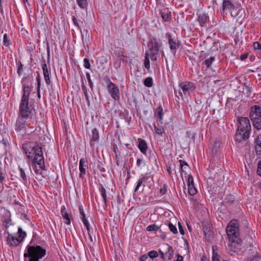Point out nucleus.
<instances>
[{
  "mask_svg": "<svg viewBox=\"0 0 261 261\" xmlns=\"http://www.w3.org/2000/svg\"><path fill=\"white\" fill-rule=\"evenodd\" d=\"M201 261H208L207 258L206 256H202V257L201 258Z\"/></svg>",
  "mask_w": 261,
  "mask_h": 261,
  "instance_id": "774afa93",
  "label": "nucleus"
},
{
  "mask_svg": "<svg viewBox=\"0 0 261 261\" xmlns=\"http://www.w3.org/2000/svg\"><path fill=\"white\" fill-rule=\"evenodd\" d=\"M174 261H183V257L182 256L178 255L177 259Z\"/></svg>",
  "mask_w": 261,
  "mask_h": 261,
  "instance_id": "e2e57ef3",
  "label": "nucleus"
},
{
  "mask_svg": "<svg viewBox=\"0 0 261 261\" xmlns=\"http://www.w3.org/2000/svg\"><path fill=\"white\" fill-rule=\"evenodd\" d=\"M170 16V15L168 13H164L163 12H161V16L164 21L167 20Z\"/></svg>",
  "mask_w": 261,
  "mask_h": 261,
  "instance_id": "a18cd8bd",
  "label": "nucleus"
},
{
  "mask_svg": "<svg viewBox=\"0 0 261 261\" xmlns=\"http://www.w3.org/2000/svg\"><path fill=\"white\" fill-rule=\"evenodd\" d=\"M88 235H89V238H90L91 241V242L95 241L96 240V238H95V235L92 234L93 231H91L90 230V229L89 228V231H88Z\"/></svg>",
  "mask_w": 261,
  "mask_h": 261,
  "instance_id": "79ce46f5",
  "label": "nucleus"
},
{
  "mask_svg": "<svg viewBox=\"0 0 261 261\" xmlns=\"http://www.w3.org/2000/svg\"><path fill=\"white\" fill-rule=\"evenodd\" d=\"M84 67L87 69H89L90 68V64L89 63V61L88 59L85 58L84 60Z\"/></svg>",
  "mask_w": 261,
  "mask_h": 261,
  "instance_id": "c03bdc74",
  "label": "nucleus"
},
{
  "mask_svg": "<svg viewBox=\"0 0 261 261\" xmlns=\"http://www.w3.org/2000/svg\"><path fill=\"white\" fill-rule=\"evenodd\" d=\"M249 116L251 120L260 118L261 107L257 105L252 106L250 109Z\"/></svg>",
  "mask_w": 261,
  "mask_h": 261,
  "instance_id": "1a4fd4ad",
  "label": "nucleus"
},
{
  "mask_svg": "<svg viewBox=\"0 0 261 261\" xmlns=\"http://www.w3.org/2000/svg\"><path fill=\"white\" fill-rule=\"evenodd\" d=\"M100 191L101 193V197H102L103 201H105V204H107V195H106V189H105L104 187H101V188L100 189Z\"/></svg>",
  "mask_w": 261,
  "mask_h": 261,
  "instance_id": "cd10ccee",
  "label": "nucleus"
},
{
  "mask_svg": "<svg viewBox=\"0 0 261 261\" xmlns=\"http://www.w3.org/2000/svg\"><path fill=\"white\" fill-rule=\"evenodd\" d=\"M144 66L146 69H149L150 67V63H149V57H148V56H145V59L144 62Z\"/></svg>",
  "mask_w": 261,
  "mask_h": 261,
  "instance_id": "a19ab883",
  "label": "nucleus"
},
{
  "mask_svg": "<svg viewBox=\"0 0 261 261\" xmlns=\"http://www.w3.org/2000/svg\"><path fill=\"white\" fill-rule=\"evenodd\" d=\"M78 6L82 9H86L88 6L87 0H76Z\"/></svg>",
  "mask_w": 261,
  "mask_h": 261,
  "instance_id": "5701e85b",
  "label": "nucleus"
},
{
  "mask_svg": "<svg viewBox=\"0 0 261 261\" xmlns=\"http://www.w3.org/2000/svg\"><path fill=\"white\" fill-rule=\"evenodd\" d=\"M87 80H88V83H89L90 87L91 88H92L93 83H92V81L91 80L89 73H87Z\"/></svg>",
  "mask_w": 261,
  "mask_h": 261,
  "instance_id": "5fc2aeb1",
  "label": "nucleus"
},
{
  "mask_svg": "<svg viewBox=\"0 0 261 261\" xmlns=\"http://www.w3.org/2000/svg\"><path fill=\"white\" fill-rule=\"evenodd\" d=\"M178 225L179 230L180 234L182 235H184L185 234V231H184V228H183L181 223L179 222H178Z\"/></svg>",
  "mask_w": 261,
  "mask_h": 261,
  "instance_id": "864d4df0",
  "label": "nucleus"
},
{
  "mask_svg": "<svg viewBox=\"0 0 261 261\" xmlns=\"http://www.w3.org/2000/svg\"><path fill=\"white\" fill-rule=\"evenodd\" d=\"M61 213L62 217L65 220V223L67 225L70 224L71 223L70 216L65 207L61 208Z\"/></svg>",
  "mask_w": 261,
  "mask_h": 261,
  "instance_id": "a211bd4d",
  "label": "nucleus"
},
{
  "mask_svg": "<svg viewBox=\"0 0 261 261\" xmlns=\"http://www.w3.org/2000/svg\"><path fill=\"white\" fill-rule=\"evenodd\" d=\"M253 126L257 130L261 129V117L251 120Z\"/></svg>",
  "mask_w": 261,
  "mask_h": 261,
  "instance_id": "aec40b11",
  "label": "nucleus"
},
{
  "mask_svg": "<svg viewBox=\"0 0 261 261\" xmlns=\"http://www.w3.org/2000/svg\"><path fill=\"white\" fill-rule=\"evenodd\" d=\"M79 211H80V213L82 216L81 218H84V217H86V215L84 212V210H83V208L82 207V206H79Z\"/></svg>",
  "mask_w": 261,
  "mask_h": 261,
  "instance_id": "4d7b16f0",
  "label": "nucleus"
},
{
  "mask_svg": "<svg viewBox=\"0 0 261 261\" xmlns=\"http://www.w3.org/2000/svg\"><path fill=\"white\" fill-rule=\"evenodd\" d=\"M23 91V93L19 107V115L15 126V129L17 132L25 128L26 125L25 119L30 117L32 113V110L28 106L31 91L29 86H24Z\"/></svg>",
  "mask_w": 261,
  "mask_h": 261,
  "instance_id": "f03ea898",
  "label": "nucleus"
},
{
  "mask_svg": "<svg viewBox=\"0 0 261 261\" xmlns=\"http://www.w3.org/2000/svg\"><path fill=\"white\" fill-rule=\"evenodd\" d=\"M159 227L155 224L150 225L147 227V230L149 231H157L159 230Z\"/></svg>",
  "mask_w": 261,
  "mask_h": 261,
  "instance_id": "c85d7f7f",
  "label": "nucleus"
},
{
  "mask_svg": "<svg viewBox=\"0 0 261 261\" xmlns=\"http://www.w3.org/2000/svg\"><path fill=\"white\" fill-rule=\"evenodd\" d=\"M5 179V175L2 172V168L0 167V183H2Z\"/></svg>",
  "mask_w": 261,
  "mask_h": 261,
  "instance_id": "3c124183",
  "label": "nucleus"
},
{
  "mask_svg": "<svg viewBox=\"0 0 261 261\" xmlns=\"http://www.w3.org/2000/svg\"><path fill=\"white\" fill-rule=\"evenodd\" d=\"M189 185H194L193 177L191 175H189L188 178V186H189Z\"/></svg>",
  "mask_w": 261,
  "mask_h": 261,
  "instance_id": "de8ad7c7",
  "label": "nucleus"
},
{
  "mask_svg": "<svg viewBox=\"0 0 261 261\" xmlns=\"http://www.w3.org/2000/svg\"><path fill=\"white\" fill-rule=\"evenodd\" d=\"M144 84L147 87H151L153 85L152 79L150 77L146 78L144 81Z\"/></svg>",
  "mask_w": 261,
  "mask_h": 261,
  "instance_id": "393cba45",
  "label": "nucleus"
},
{
  "mask_svg": "<svg viewBox=\"0 0 261 261\" xmlns=\"http://www.w3.org/2000/svg\"><path fill=\"white\" fill-rule=\"evenodd\" d=\"M83 90L84 91V95H85V96L86 97V100L89 103V97H88V93H87V90H86L85 87H83Z\"/></svg>",
  "mask_w": 261,
  "mask_h": 261,
  "instance_id": "6e6d98bb",
  "label": "nucleus"
},
{
  "mask_svg": "<svg viewBox=\"0 0 261 261\" xmlns=\"http://www.w3.org/2000/svg\"><path fill=\"white\" fill-rule=\"evenodd\" d=\"M148 255L147 254H144L140 257V261H145L147 259Z\"/></svg>",
  "mask_w": 261,
  "mask_h": 261,
  "instance_id": "bf43d9fd",
  "label": "nucleus"
},
{
  "mask_svg": "<svg viewBox=\"0 0 261 261\" xmlns=\"http://www.w3.org/2000/svg\"><path fill=\"white\" fill-rule=\"evenodd\" d=\"M257 173L258 175L261 176V162L258 163Z\"/></svg>",
  "mask_w": 261,
  "mask_h": 261,
  "instance_id": "13d9d810",
  "label": "nucleus"
},
{
  "mask_svg": "<svg viewBox=\"0 0 261 261\" xmlns=\"http://www.w3.org/2000/svg\"><path fill=\"white\" fill-rule=\"evenodd\" d=\"M180 90H179L180 95L187 97L190 95V92L193 91L195 89L194 84L192 82L187 81L181 82L179 84Z\"/></svg>",
  "mask_w": 261,
  "mask_h": 261,
  "instance_id": "0eeeda50",
  "label": "nucleus"
},
{
  "mask_svg": "<svg viewBox=\"0 0 261 261\" xmlns=\"http://www.w3.org/2000/svg\"><path fill=\"white\" fill-rule=\"evenodd\" d=\"M0 11L1 13H3V9L2 6V0H0Z\"/></svg>",
  "mask_w": 261,
  "mask_h": 261,
  "instance_id": "338daca9",
  "label": "nucleus"
},
{
  "mask_svg": "<svg viewBox=\"0 0 261 261\" xmlns=\"http://www.w3.org/2000/svg\"><path fill=\"white\" fill-rule=\"evenodd\" d=\"M37 95H38V96L39 97H40V87H41V82H40V80L39 79V77H37Z\"/></svg>",
  "mask_w": 261,
  "mask_h": 261,
  "instance_id": "ea45409f",
  "label": "nucleus"
},
{
  "mask_svg": "<svg viewBox=\"0 0 261 261\" xmlns=\"http://www.w3.org/2000/svg\"><path fill=\"white\" fill-rule=\"evenodd\" d=\"M46 254V250L40 246H27V252L24 253V257H29L28 261H40Z\"/></svg>",
  "mask_w": 261,
  "mask_h": 261,
  "instance_id": "39448f33",
  "label": "nucleus"
},
{
  "mask_svg": "<svg viewBox=\"0 0 261 261\" xmlns=\"http://www.w3.org/2000/svg\"><path fill=\"white\" fill-rule=\"evenodd\" d=\"M239 225L237 220H231L226 228V232L229 243L228 245L229 250L238 252L241 249V239L240 237Z\"/></svg>",
  "mask_w": 261,
  "mask_h": 261,
  "instance_id": "7ed1b4c3",
  "label": "nucleus"
},
{
  "mask_svg": "<svg viewBox=\"0 0 261 261\" xmlns=\"http://www.w3.org/2000/svg\"><path fill=\"white\" fill-rule=\"evenodd\" d=\"M254 144L256 154L261 155V134L256 137Z\"/></svg>",
  "mask_w": 261,
  "mask_h": 261,
  "instance_id": "f3484780",
  "label": "nucleus"
},
{
  "mask_svg": "<svg viewBox=\"0 0 261 261\" xmlns=\"http://www.w3.org/2000/svg\"><path fill=\"white\" fill-rule=\"evenodd\" d=\"M213 250V256H212V261H220L219 257H218V254L217 252V247L213 246L212 248Z\"/></svg>",
  "mask_w": 261,
  "mask_h": 261,
  "instance_id": "b1692460",
  "label": "nucleus"
},
{
  "mask_svg": "<svg viewBox=\"0 0 261 261\" xmlns=\"http://www.w3.org/2000/svg\"><path fill=\"white\" fill-rule=\"evenodd\" d=\"M107 82L109 83L108 89L111 96L115 100H118L119 98V91L118 88L115 84L110 81L109 78H108Z\"/></svg>",
  "mask_w": 261,
  "mask_h": 261,
  "instance_id": "6e6552de",
  "label": "nucleus"
},
{
  "mask_svg": "<svg viewBox=\"0 0 261 261\" xmlns=\"http://www.w3.org/2000/svg\"><path fill=\"white\" fill-rule=\"evenodd\" d=\"M154 130L156 133L159 135H162L164 133V129L161 126L158 127L155 125H154Z\"/></svg>",
  "mask_w": 261,
  "mask_h": 261,
  "instance_id": "2f4dec72",
  "label": "nucleus"
},
{
  "mask_svg": "<svg viewBox=\"0 0 261 261\" xmlns=\"http://www.w3.org/2000/svg\"><path fill=\"white\" fill-rule=\"evenodd\" d=\"M188 191L189 193L191 195H194L197 193V190L196 188L194 187V185H189L188 186Z\"/></svg>",
  "mask_w": 261,
  "mask_h": 261,
  "instance_id": "bb28decb",
  "label": "nucleus"
},
{
  "mask_svg": "<svg viewBox=\"0 0 261 261\" xmlns=\"http://www.w3.org/2000/svg\"><path fill=\"white\" fill-rule=\"evenodd\" d=\"M225 200H226L227 203L231 204L234 202V201L235 200V198L232 195H228L226 197Z\"/></svg>",
  "mask_w": 261,
  "mask_h": 261,
  "instance_id": "72a5a7b5",
  "label": "nucleus"
},
{
  "mask_svg": "<svg viewBox=\"0 0 261 261\" xmlns=\"http://www.w3.org/2000/svg\"><path fill=\"white\" fill-rule=\"evenodd\" d=\"M145 177L143 175L142 177L138 180V181L137 182V185L135 190V192H136L138 190L139 188L141 186L143 182L145 180Z\"/></svg>",
  "mask_w": 261,
  "mask_h": 261,
  "instance_id": "473e14b6",
  "label": "nucleus"
},
{
  "mask_svg": "<svg viewBox=\"0 0 261 261\" xmlns=\"http://www.w3.org/2000/svg\"><path fill=\"white\" fill-rule=\"evenodd\" d=\"M142 162V160L140 158H138L137 160V165L138 166H140Z\"/></svg>",
  "mask_w": 261,
  "mask_h": 261,
  "instance_id": "680f3d73",
  "label": "nucleus"
},
{
  "mask_svg": "<svg viewBox=\"0 0 261 261\" xmlns=\"http://www.w3.org/2000/svg\"><path fill=\"white\" fill-rule=\"evenodd\" d=\"M166 36L168 38V43L171 50H175L179 47V43L175 37H172L171 35L169 33H166Z\"/></svg>",
  "mask_w": 261,
  "mask_h": 261,
  "instance_id": "9d476101",
  "label": "nucleus"
},
{
  "mask_svg": "<svg viewBox=\"0 0 261 261\" xmlns=\"http://www.w3.org/2000/svg\"><path fill=\"white\" fill-rule=\"evenodd\" d=\"M234 5L232 3L230 0H223L222 6L223 12L226 10H229L231 12L234 9Z\"/></svg>",
  "mask_w": 261,
  "mask_h": 261,
  "instance_id": "4468645a",
  "label": "nucleus"
},
{
  "mask_svg": "<svg viewBox=\"0 0 261 261\" xmlns=\"http://www.w3.org/2000/svg\"><path fill=\"white\" fill-rule=\"evenodd\" d=\"M168 226L170 231L173 233L176 234L177 233V230L176 226L173 225L171 223H169Z\"/></svg>",
  "mask_w": 261,
  "mask_h": 261,
  "instance_id": "c9c22d12",
  "label": "nucleus"
},
{
  "mask_svg": "<svg viewBox=\"0 0 261 261\" xmlns=\"http://www.w3.org/2000/svg\"><path fill=\"white\" fill-rule=\"evenodd\" d=\"M215 60L214 57H211L204 61L203 64L206 66V68L210 67L212 63Z\"/></svg>",
  "mask_w": 261,
  "mask_h": 261,
  "instance_id": "a878e982",
  "label": "nucleus"
},
{
  "mask_svg": "<svg viewBox=\"0 0 261 261\" xmlns=\"http://www.w3.org/2000/svg\"><path fill=\"white\" fill-rule=\"evenodd\" d=\"M27 158L32 161L34 170L37 175H42L45 164L41 147L33 142H27L22 145Z\"/></svg>",
  "mask_w": 261,
  "mask_h": 261,
  "instance_id": "f257e3e1",
  "label": "nucleus"
},
{
  "mask_svg": "<svg viewBox=\"0 0 261 261\" xmlns=\"http://www.w3.org/2000/svg\"><path fill=\"white\" fill-rule=\"evenodd\" d=\"M82 219V221L84 223V224L85 225V226L87 228V231H89V224L88 222V220L86 219V217L84 218H81Z\"/></svg>",
  "mask_w": 261,
  "mask_h": 261,
  "instance_id": "37998d69",
  "label": "nucleus"
},
{
  "mask_svg": "<svg viewBox=\"0 0 261 261\" xmlns=\"http://www.w3.org/2000/svg\"><path fill=\"white\" fill-rule=\"evenodd\" d=\"M159 252L160 253L161 257L164 259L165 258V255H166L165 254H164V252L161 250H160Z\"/></svg>",
  "mask_w": 261,
  "mask_h": 261,
  "instance_id": "69168bd1",
  "label": "nucleus"
},
{
  "mask_svg": "<svg viewBox=\"0 0 261 261\" xmlns=\"http://www.w3.org/2000/svg\"><path fill=\"white\" fill-rule=\"evenodd\" d=\"M148 47L149 49L146 53V56L149 57L151 60L156 61L159 53V43L155 38H153L149 42Z\"/></svg>",
  "mask_w": 261,
  "mask_h": 261,
  "instance_id": "423d86ee",
  "label": "nucleus"
},
{
  "mask_svg": "<svg viewBox=\"0 0 261 261\" xmlns=\"http://www.w3.org/2000/svg\"><path fill=\"white\" fill-rule=\"evenodd\" d=\"M197 20L200 25L202 27L205 26L208 19V16L202 12H199L197 13Z\"/></svg>",
  "mask_w": 261,
  "mask_h": 261,
  "instance_id": "f8f14e48",
  "label": "nucleus"
},
{
  "mask_svg": "<svg viewBox=\"0 0 261 261\" xmlns=\"http://www.w3.org/2000/svg\"><path fill=\"white\" fill-rule=\"evenodd\" d=\"M248 57V55L247 54H244V55H243L241 56V59L242 60H245V59H246Z\"/></svg>",
  "mask_w": 261,
  "mask_h": 261,
  "instance_id": "0e129e2a",
  "label": "nucleus"
},
{
  "mask_svg": "<svg viewBox=\"0 0 261 261\" xmlns=\"http://www.w3.org/2000/svg\"><path fill=\"white\" fill-rule=\"evenodd\" d=\"M8 235L7 237V241L11 244L12 246H17L20 242H22V239H20L19 238H17L11 235L10 233H8Z\"/></svg>",
  "mask_w": 261,
  "mask_h": 261,
  "instance_id": "2eb2a0df",
  "label": "nucleus"
},
{
  "mask_svg": "<svg viewBox=\"0 0 261 261\" xmlns=\"http://www.w3.org/2000/svg\"><path fill=\"white\" fill-rule=\"evenodd\" d=\"M244 12V10L243 9H239L236 13H234L233 11L231 12V15L232 17H236L240 13Z\"/></svg>",
  "mask_w": 261,
  "mask_h": 261,
  "instance_id": "09e8293b",
  "label": "nucleus"
},
{
  "mask_svg": "<svg viewBox=\"0 0 261 261\" xmlns=\"http://www.w3.org/2000/svg\"><path fill=\"white\" fill-rule=\"evenodd\" d=\"M3 43L6 46H8L10 45V40L8 38L7 34L4 35Z\"/></svg>",
  "mask_w": 261,
  "mask_h": 261,
  "instance_id": "e433bc0d",
  "label": "nucleus"
},
{
  "mask_svg": "<svg viewBox=\"0 0 261 261\" xmlns=\"http://www.w3.org/2000/svg\"><path fill=\"white\" fill-rule=\"evenodd\" d=\"M179 162L180 163V166L181 170L182 172H184V169H186V168H187L188 167V165L186 162H185L181 160H180Z\"/></svg>",
  "mask_w": 261,
  "mask_h": 261,
  "instance_id": "f704fd0d",
  "label": "nucleus"
},
{
  "mask_svg": "<svg viewBox=\"0 0 261 261\" xmlns=\"http://www.w3.org/2000/svg\"><path fill=\"white\" fill-rule=\"evenodd\" d=\"M138 147L140 149V151L143 154H146V152L148 149L147 144L146 141L141 138L138 139Z\"/></svg>",
  "mask_w": 261,
  "mask_h": 261,
  "instance_id": "ddd939ff",
  "label": "nucleus"
},
{
  "mask_svg": "<svg viewBox=\"0 0 261 261\" xmlns=\"http://www.w3.org/2000/svg\"><path fill=\"white\" fill-rule=\"evenodd\" d=\"M87 168V161L85 159L82 158L80 160L79 163V169L80 171V176L82 177V175L86 174V170Z\"/></svg>",
  "mask_w": 261,
  "mask_h": 261,
  "instance_id": "dca6fc26",
  "label": "nucleus"
},
{
  "mask_svg": "<svg viewBox=\"0 0 261 261\" xmlns=\"http://www.w3.org/2000/svg\"><path fill=\"white\" fill-rule=\"evenodd\" d=\"M72 21H73L74 24L75 25H76V27H77L79 28H80V24H79L78 20L74 16H72Z\"/></svg>",
  "mask_w": 261,
  "mask_h": 261,
  "instance_id": "603ef678",
  "label": "nucleus"
},
{
  "mask_svg": "<svg viewBox=\"0 0 261 261\" xmlns=\"http://www.w3.org/2000/svg\"><path fill=\"white\" fill-rule=\"evenodd\" d=\"M18 67L17 69V73L19 75H20L23 70V65L20 61H18Z\"/></svg>",
  "mask_w": 261,
  "mask_h": 261,
  "instance_id": "58836bf2",
  "label": "nucleus"
},
{
  "mask_svg": "<svg viewBox=\"0 0 261 261\" xmlns=\"http://www.w3.org/2000/svg\"><path fill=\"white\" fill-rule=\"evenodd\" d=\"M19 170L20 173V176L22 178L23 182H26L27 181V178L24 171L20 167H19Z\"/></svg>",
  "mask_w": 261,
  "mask_h": 261,
  "instance_id": "7c9ffc66",
  "label": "nucleus"
},
{
  "mask_svg": "<svg viewBox=\"0 0 261 261\" xmlns=\"http://www.w3.org/2000/svg\"><path fill=\"white\" fill-rule=\"evenodd\" d=\"M42 69L45 83L46 84L49 85L51 83V81L50 79L51 71L50 67H49V68H48L45 60H44V64L42 65Z\"/></svg>",
  "mask_w": 261,
  "mask_h": 261,
  "instance_id": "9b49d317",
  "label": "nucleus"
},
{
  "mask_svg": "<svg viewBox=\"0 0 261 261\" xmlns=\"http://www.w3.org/2000/svg\"><path fill=\"white\" fill-rule=\"evenodd\" d=\"M40 135L41 136L40 137L39 141H40V143H42L43 141L45 140V136L43 134V132H42V133H40Z\"/></svg>",
  "mask_w": 261,
  "mask_h": 261,
  "instance_id": "052dcab7",
  "label": "nucleus"
},
{
  "mask_svg": "<svg viewBox=\"0 0 261 261\" xmlns=\"http://www.w3.org/2000/svg\"><path fill=\"white\" fill-rule=\"evenodd\" d=\"M189 185H194L193 177L191 175H189L188 178V186H189Z\"/></svg>",
  "mask_w": 261,
  "mask_h": 261,
  "instance_id": "49530a36",
  "label": "nucleus"
},
{
  "mask_svg": "<svg viewBox=\"0 0 261 261\" xmlns=\"http://www.w3.org/2000/svg\"><path fill=\"white\" fill-rule=\"evenodd\" d=\"M18 238H19L20 239H22V241L23 240V239L26 236V233L24 231H23V230L21 227L18 228Z\"/></svg>",
  "mask_w": 261,
  "mask_h": 261,
  "instance_id": "c756f323",
  "label": "nucleus"
},
{
  "mask_svg": "<svg viewBox=\"0 0 261 261\" xmlns=\"http://www.w3.org/2000/svg\"><path fill=\"white\" fill-rule=\"evenodd\" d=\"M156 111H157V112L155 113V115L159 119L160 121L162 122V119H163V115L162 108L161 106L159 107L157 109Z\"/></svg>",
  "mask_w": 261,
  "mask_h": 261,
  "instance_id": "4be33fe9",
  "label": "nucleus"
},
{
  "mask_svg": "<svg viewBox=\"0 0 261 261\" xmlns=\"http://www.w3.org/2000/svg\"><path fill=\"white\" fill-rule=\"evenodd\" d=\"M99 139V134L97 129L96 128H94L92 131V134L91 135L90 141L91 142L92 141H96Z\"/></svg>",
  "mask_w": 261,
  "mask_h": 261,
  "instance_id": "6ab92c4d",
  "label": "nucleus"
},
{
  "mask_svg": "<svg viewBox=\"0 0 261 261\" xmlns=\"http://www.w3.org/2000/svg\"><path fill=\"white\" fill-rule=\"evenodd\" d=\"M151 258H153L158 256V254L156 251H149L147 254Z\"/></svg>",
  "mask_w": 261,
  "mask_h": 261,
  "instance_id": "4c0bfd02",
  "label": "nucleus"
},
{
  "mask_svg": "<svg viewBox=\"0 0 261 261\" xmlns=\"http://www.w3.org/2000/svg\"><path fill=\"white\" fill-rule=\"evenodd\" d=\"M238 129L236 140L239 142L247 140L250 135L251 126L247 117H239L237 119Z\"/></svg>",
  "mask_w": 261,
  "mask_h": 261,
  "instance_id": "20e7f679",
  "label": "nucleus"
},
{
  "mask_svg": "<svg viewBox=\"0 0 261 261\" xmlns=\"http://www.w3.org/2000/svg\"><path fill=\"white\" fill-rule=\"evenodd\" d=\"M253 47L255 49H261V43L258 42H255L253 44Z\"/></svg>",
  "mask_w": 261,
  "mask_h": 261,
  "instance_id": "8fccbe9b",
  "label": "nucleus"
},
{
  "mask_svg": "<svg viewBox=\"0 0 261 261\" xmlns=\"http://www.w3.org/2000/svg\"><path fill=\"white\" fill-rule=\"evenodd\" d=\"M166 247L167 249V252H166L165 255L168 257V259H171L173 256V250L171 246L167 245Z\"/></svg>",
  "mask_w": 261,
  "mask_h": 261,
  "instance_id": "412c9836",
  "label": "nucleus"
}]
</instances>
